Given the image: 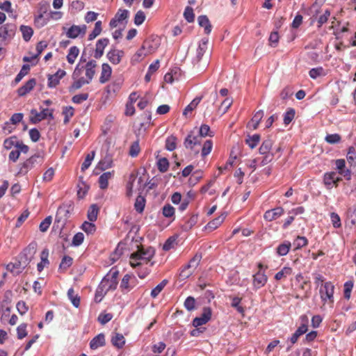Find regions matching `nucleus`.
Returning a JSON list of instances; mask_svg holds the SVG:
<instances>
[{
    "mask_svg": "<svg viewBox=\"0 0 356 356\" xmlns=\"http://www.w3.org/2000/svg\"><path fill=\"white\" fill-rule=\"evenodd\" d=\"M43 161L44 158L40 154L36 153L32 155L23 163L19 164V169L17 172L16 176L26 175L29 171L31 170L37 165H42Z\"/></svg>",
    "mask_w": 356,
    "mask_h": 356,
    "instance_id": "1",
    "label": "nucleus"
},
{
    "mask_svg": "<svg viewBox=\"0 0 356 356\" xmlns=\"http://www.w3.org/2000/svg\"><path fill=\"white\" fill-rule=\"evenodd\" d=\"M73 208V204L71 202L64 203L60 205L57 209L54 227H56L62 229L65 225Z\"/></svg>",
    "mask_w": 356,
    "mask_h": 356,
    "instance_id": "2",
    "label": "nucleus"
},
{
    "mask_svg": "<svg viewBox=\"0 0 356 356\" xmlns=\"http://www.w3.org/2000/svg\"><path fill=\"white\" fill-rule=\"evenodd\" d=\"M37 250V243L33 241L18 255L17 259L23 268H26L33 259Z\"/></svg>",
    "mask_w": 356,
    "mask_h": 356,
    "instance_id": "3",
    "label": "nucleus"
},
{
    "mask_svg": "<svg viewBox=\"0 0 356 356\" xmlns=\"http://www.w3.org/2000/svg\"><path fill=\"white\" fill-rule=\"evenodd\" d=\"M137 251L133 252L130 259L132 260H145L149 261L155 254V249L153 247L145 248L144 245H138Z\"/></svg>",
    "mask_w": 356,
    "mask_h": 356,
    "instance_id": "4",
    "label": "nucleus"
},
{
    "mask_svg": "<svg viewBox=\"0 0 356 356\" xmlns=\"http://www.w3.org/2000/svg\"><path fill=\"white\" fill-rule=\"evenodd\" d=\"M17 26L15 24L7 23L0 27V44L7 39L11 40L15 35Z\"/></svg>",
    "mask_w": 356,
    "mask_h": 356,
    "instance_id": "5",
    "label": "nucleus"
},
{
    "mask_svg": "<svg viewBox=\"0 0 356 356\" xmlns=\"http://www.w3.org/2000/svg\"><path fill=\"white\" fill-rule=\"evenodd\" d=\"M119 271L116 268L113 267L109 273L106 274L103 279L107 278V282L105 283V288L106 291L115 290L118 284V276Z\"/></svg>",
    "mask_w": 356,
    "mask_h": 356,
    "instance_id": "6",
    "label": "nucleus"
},
{
    "mask_svg": "<svg viewBox=\"0 0 356 356\" xmlns=\"http://www.w3.org/2000/svg\"><path fill=\"white\" fill-rule=\"evenodd\" d=\"M334 286L331 282H326L322 284L320 289L321 298L323 302H326L329 300L330 302H334Z\"/></svg>",
    "mask_w": 356,
    "mask_h": 356,
    "instance_id": "7",
    "label": "nucleus"
},
{
    "mask_svg": "<svg viewBox=\"0 0 356 356\" xmlns=\"http://www.w3.org/2000/svg\"><path fill=\"white\" fill-rule=\"evenodd\" d=\"M53 112V109L49 111L48 108H43L40 113H38L35 109H32L31 111V113L34 115V116L30 118V122L32 124H37L48 117L49 119L52 120L54 119Z\"/></svg>",
    "mask_w": 356,
    "mask_h": 356,
    "instance_id": "8",
    "label": "nucleus"
},
{
    "mask_svg": "<svg viewBox=\"0 0 356 356\" xmlns=\"http://www.w3.org/2000/svg\"><path fill=\"white\" fill-rule=\"evenodd\" d=\"M212 315V311L211 307H204L203 308L202 314L200 316L195 317L192 322L193 325L195 327H198L202 325L206 324L210 321Z\"/></svg>",
    "mask_w": 356,
    "mask_h": 356,
    "instance_id": "9",
    "label": "nucleus"
},
{
    "mask_svg": "<svg viewBox=\"0 0 356 356\" xmlns=\"http://www.w3.org/2000/svg\"><path fill=\"white\" fill-rule=\"evenodd\" d=\"M160 46V38L158 36L152 35L143 43V49H146L148 54L154 52Z\"/></svg>",
    "mask_w": 356,
    "mask_h": 356,
    "instance_id": "10",
    "label": "nucleus"
},
{
    "mask_svg": "<svg viewBox=\"0 0 356 356\" xmlns=\"http://www.w3.org/2000/svg\"><path fill=\"white\" fill-rule=\"evenodd\" d=\"M66 75V72L59 69L54 74L47 75V86L50 88H56L59 83L60 80Z\"/></svg>",
    "mask_w": 356,
    "mask_h": 356,
    "instance_id": "11",
    "label": "nucleus"
},
{
    "mask_svg": "<svg viewBox=\"0 0 356 356\" xmlns=\"http://www.w3.org/2000/svg\"><path fill=\"white\" fill-rule=\"evenodd\" d=\"M124 56V51L123 50L116 49L115 48L111 49L106 54L107 58L113 65L119 64Z\"/></svg>",
    "mask_w": 356,
    "mask_h": 356,
    "instance_id": "12",
    "label": "nucleus"
},
{
    "mask_svg": "<svg viewBox=\"0 0 356 356\" xmlns=\"http://www.w3.org/2000/svg\"><path fill=\"white\" fill-rule=\"evenodd\" d=\"M108 44L109 39L107 38H101L97 41L94 52V57L96 59H99L104 55V49Z\"/></svg>",
    "mask_w": 356,
    "mask_h": 356,
    "instance_id": "13",
    "label": "nucleus"
},
{
    "mask_svg": "<svg viewBox=\"0 0 356 356\" xmlns=\"http://www.w3.org/2000/svg\"><path fill=\"white\" fill-rule=\"evenodd\" d=\"M97 66V62L95 60H90L84 65L86 70V79L90 83L95 74V68Z\"/></svg>",
    "mask_w": 356,
    "mask_h": 356,
    "instance_id": "14",
    "label": "nucleus"
},
{
    "mask_svg": "<svg viewBox=\"0 0 356 356\" xmlns=\"http://www.w3.org/2000/svg\"><path fill=\"white\" fill-rule=\"evenodd\" d=\"M284 212L282 207H279L273 209L266 211L264 213V218L267 221H273L280 217Z\"/></svg>",
    "mask_w": 356,
    "mask_h": 356,
    "instance_id": "15",
    "label": "nucleus"
},
{
    "mask_svg": "<svg viewBox=\"0 0 356 356\" xmlns=\"http://www.w3.org/2000/svg\"><path fill=\"white\" fill-rule=\"evenodd\" d=\"M36 85V79L35 78L30 79L22 86L17 89V95L23 97L31 91Z\"/></svg>",
    "mask_w": 356,
    "mask_h": 356,
    "instance_id": "16",
    "label": "nucleus"
},
{
    "mask_svg": "<svg viewBox=\"0 0 356 356\" xmlns=\"http://www.w3.org/2000/svg\"><path fill=\"white\" fill-rule=\"evenodd\" d=\"M267 280L268 278L264 271H258L253 275L254 287L257 289H260L261 287L264 286L266 284Z\"/></svg>",
    "mask_w": 356,
    "mask_h": 356,
    "instance_id": "17",
    "label": "nucleus"
},
{
    "mask_svg": "<svg viewBox=\"0 0 356 356\" xmlns=\"http://www.w3.org/2000/svg\"><path fill=\"white\" fill-rule=\"evenodd\" d=\"M107 278L102 279L99 285L98 286L95 295V301L96 302H100L102 298L105 296L108 291H106V288H105V283L107 282Z\"/></svg>",
    "mask_w": 356,
    "mask_h": 356,
    "instance_id": "18",
    "label": "nucleus"
},
{
    "mask_svg": "<svg viewBox=\"0 0 356 356\" xmlns=\"http://www.w3.org/2000/svg\"><path fill=\"white\" fill-rule=\"evenodd\" d=\"M112 74L111 67L108 63H103L102 65V72L99 77V82L105 83L110 79Z\"/></svg>",
    "mask_w": 356,
    "mask_h": 356,
    "instance_id": "19",
    "label": "nucleus"
},
{
    "mask_svg": "<svg viewBox=\"0 0 356 356\" xmlns=\"http://www.w3.org/2000/svg\"><path fill=\"white\" fill-rule=\"evenodd\" d=\"M105 335L103 333H99L90 341V348L92 350H96L99 347L105 346Z\"/></svg>",
    "mask_w": 356,
    "mask_h": 356,
    "instance_id": "20",
    "label": "nucleus"
},
{
    "mask_svg": "<svg viewBox=\"0 0 356 356\" xmlns=\"http://www.w3.org/2000/svg\"><path fill=\"white\" fill-rule=\"evenodd\" d=\"M274 141L273 140L271 136L268 135L267 138L263 140L261 146L259 148V152L260 154H264L267 153H271L270 149H272Z\"/></svg>",
    "mask_w": 356,
    "mask_h": 356,
    "instance_id": "21",
    "label": "nucleus"
},
{
    "mask_svg": "<svg viewBox=\"0 0 356 356\" xmlns=\"http://www.w3.org/2000/svg\"><path fill=\"white\" fill-rule=\"evenodd\" d=\"M207 44H208V39H207V38L202 39V40L200 41V42L199 44L198 48L197 49L196 57L194 59L195 62L199 63L201 60L203 55L204 54V53L206 52V51L207 49Z\"/></svg>",
    "mask_w": 356,
    "mask_h": 356,
    "instance_id": "22",
    "label": "nucleus"
},
{
    "mask_svg": "<svg viewBox=\"0 0 356 356\" xmlns=\"http://www.w3.org/2000/svg\"><path fill=\"white\" fill-rule=\"evenodd\" d=\"M114 175V170L111 172H104L99 177V184L101 189H106L108 186V180L111 179Z\"/></svg>",
    "mask_w": 356,
    "mask_h": 356,
    "instance_id": "23",
    "label": "nucleus"
},
{
    "mask_svg": "<svg viewBox=\"0 0 356 356\" xmlns=\"http://www.w3.org/2000/svg\"><path fill=\"white\" fill-rule=\"evenodd\" d=\"M111 343L117 348H122L125 344V339L124 336L118 332H114L111 339Z\"/></svg>",
    "mask_w": 356,
    "mask_h": 356,
    "instance_id": "24",
    "label": "nucleus"
},
{
    "mask_svg": "<svg viewBox=\"0 0 356 356\" xmlns=\"http://www.w3.org/2000/svg\"><path fill=\"white\" fill-rule=\"evenodd\" d=\"M336 172L334 171L327 172L324 174L323 181L327 189L330 190L334 187V178Z\"/></svg>",
    "mask_w": 356,
    "mask_h": 356,
    "instance_id": "25",
    "label": "nucleus"
},
{
    "mask_svg": "<svg viewBox=\"0 0 356 356\" xmlns=\"http://www.w3.org/2000/svg\"><path fill=\"white\" fill-rule=\"evenodd\" d=\"M72 79L74 80V82L68 88V90L70 93H72L75 90L80 89L83 86L90 83L84 77Z\"/></svg>",
    "mask_w": 356,
    "mask_h": 356,
    "instance_id": "26",
    "label": "nucleus"
},
{
    "mask_svg": "<svg viewBox=\"0 0 356 356\" xmlns=\"http://www.w3.org/2000/svg\"><path fill=\"white\" fill-rule=\"evenodd\" d=\"M198 24L201 27H204V33L206 34H209L212 29V26L209 22V18L207 15H200L197 18Z\"/></svg>",
    "mask_w": 356,
    "mask_h": 356,
    "instance_id": "27",
    "label": "nucleus"
},
{
    "mask_svg": "<svg viewBox=\"0 0 356 356\" xmlns=\"http://www.w3.org/2000/svg\"><path fill=\"white\" fill-rule=\"evenodd\" d=\"M307 332V327L305 325H300L289 339L291 344H295L298 341L299 337Z\"/></svg>",
    "mask_w": 356,
    "mask_h": 356,
    "instance_id": "28",
    "label": "nucleus"
},
{
    "mask_svg": "<svg viewBox=\"0 0 356 356\" xmlns=\"http://www.w3.org/2000/svg\"><path fill=\"white\" fill-rule=\"evenodd\" d=\"M113 165V159L110 155H106L102 159L97 165V169L104 171L108 168H111Z\"/></svg>",
    "mask_w": 356,
    "mask_h": 356,
    "instance_id": "29",
    "label": "nucleus"
},
{
    "mask_svg": "<svg viewBox=\"0 0 356 356\" xmlns=\"http://www.w3.org/2000/svg\"><path fill=\"white\" fill-rule=\"evenodd\" d=\"M261 136L258 134H255L252 136L248 134L245 140V142L250 149H254L258 145Z\"/></svg>",
    "mask_w": 356,
    "mask_h": 356,
    "instance_id": "30",
    "label": "nucleus"
},
{
    "mask_svg": "<svg viewBox=\"0 0 356 356\" xmlns=\"http://www.w3.org/2000/svg\"><path fill=\"white\" fill-rule=\"evenodd\" d=\"M6 269L14 275H18L22 272V270L24 269V268H23L22 264H19V261L17 259L15 263H9L6 266Z\"/></svg>",
    "mask_w": 356,
    "mask_h": 356,
    "instance_id": "31",
    "label": "nucleus"
},
{
    "mask_svg": "<svg viewBox=\"0 0 356 356\" xmlns=\"http://www.w3.org/2000/svg\"><path fill=\"white\" fill-rule=\"evenodd\" d=\"M19 30L22 33L23 39L26 42L29 41L33 35V29L29 26L21 25L19 27Z\"/></svg>",
    "mask_w": 356,
    "mask_h": 356,
    "instance_id": "32",
    "label": "nucleus"
},
{
    "mask_svg": "<svg viewBox=\"0 0 356 356\" xmlns=\"http://www.w3.org/2000/svg\"><path fill=\"white\" fill-rule=\"evenodd\" d=\"M291 244L289 241H286L283 243L278 245L276 249V252L279 256H285L288 254Z\"/></svg>",
    "mask_w": 356,
    "mask_h": 356,
    "instance_id": "33",
    "label": "nucleus"
},
{
    "mask_svg": "<svg viewBox=\"0 0 356 356\" xmlns=\"http://www.w3.org/2000/svg\"><path fill=\"white\" fill-rule=\"evenodd\" d=\"M226 216L227 214L226 213H222L221 215H220L218 217L216 218L215 219H213V220L210 221L208 224H207V227L209 228V229H216L217 227H218L221 224L222 222L224 221V220L226 218Z\"/></svg>",
    "mask_w": 356,
    "mask_h": 356,
    "instance_id": "34",
    "label": "nucleus"
},
{
    "mask_svg": "<svg viewBox=\"0 0 356 356\" xmlns=\"http://www.w3.org/2000/svg\"><path fill=\"white\" fill-rule=\"evenodd\" d=\"M131 279V275L129 274H126L122 279L120 287L122 292H124L125 290H127V291H129L133 289V286L130 285Z\"/></svg>",
    "mask_w": 356,
    "mask_h": 356,
    "instance_id": "35",
    "label": "nucleus"
},
{
    "mask_svg": "<svg viewBox=\"0 0 356 356\" xmlns=\"http://www.w3.org/2000/svg\"><path fill=\"white\" fill-rule=\"evenodd\" d=\"M99 212V207L97 204H92L88 211V218L90 222H95L97 220V214Z\"/></svg>",
    "mask_w": 356,
    "mask_h": 356,
    "instance_id": "36",
    "label": "nucleus"
},
{
    "mask_svg": "<svg viewBox=\"0 0 356 356\" xmlns=\"http://www.w3.org/2000/svg\"><path fill=\"white\" fill-rule=\"evenodd\" d=\"M49 21V17H44V15L38 14L35 16L34 24L38 29L44 26Z\"/></svg>",
    "mask_w": 356,
    "mask_h": 356,
    "instance_id": "37",
    "label": "nucleus"
},
{
    "mask_svg": "<svg viewBox=\"0 0 356 356\" xmlns=\"http://www.w3.org/2000/svg\"><path fill=\"white\" fill-rule=\"evenodd\" d=\"M79 54V49L77 47H71L69 49L68 54L67 55V62L70 64H73Z\"/></svg>",
    "mask_w": 356,
    "mask_h": 356,
    "instance_id": "38",
    "label": "nucleus"
},
{
    "mask_svg": "<svg viewBox=\"0 0 356 356\" xmlns=\"http://www.w3.org/2000/svg\"><path fill=\"white\" fill-rule=\"evenodd\" d=\"M145 198L141 195H138L136 197L134 204V209L138 213H141L143 212L145 207Z\"/></svg>",
    "mask_w": 356,
    "mask_h": 356,
    "instance_id": "39",
    "label": "nucleus"
},
{
    "mask_svg": "<svg viewBox=\"0 0 356 356\" xmlns=\"http://www.w3.org/2000/svg\"><path fill=\"white\" fill-rule=\"evenodd\" d=\"M67 296L73 306L78 308L80 305V297L77 294H74V291L72 288L68 289Z\"/></svg>",
    "mask_w": 356,
    "mask_h": 356,
    "instance_id": "40",
    "label": "nucleus"
},
{
    "mask_svg": "<svg viewBox=\"0 0 356 356\" xmlns=\"http://www.w3.org/2000/svg\"><path fill=\"white\" fill-rule=\"evenodd\" d=\"M264 113L263 110H259L252 117L251 121L252 122V129L253 130H256L258 128L259 124L264 117Z\"/></svg>",
    "mask_w": 356,
    "mask_h": 356,
    "instance_id": "41",
    "label": "nucleus"
},
{
    "mask_svg": "<svg viewBox=\"0 0 356 356\" xmlns=\"http://www.w3.org/2000/svg\"><path fill=\"white\" fill-rule=\"evenodd\" d=\"M198 220V214H193L191 218L182 226L184 231L191 229L197 222Z\"/></svg>",
    "mask_w": 356,
    "mask_h": 356,
    "instance_id": "42",
    "label": "nucleus"
},
{
    "mask_svg": "<svg viewBox=\"0 0 356 356\" xmlns=\"http://www.w3.org/2000/svg\"><path fill=\"white\" fill-rule=\"evenodd\" d=\"M102 22L97 21L95 22L93 31L88 35V40H92L102 33Z\"/></svg>",
    "mask_w": 356,
    "mask_h": 356,
    "instance_id": "43",
    "label": "nucleus"
},
{
    "mask_svg": "<svg viewBox=\"0 0 356 356\" xmlns=\"http://www.w3.org/2000/svg\"><path fill=\"white\" fill-rule=\"evenodd\" d=\"M95 156V152L92 151L90 153L88 154L85 158L83 163L81 165V171L84 172L87 170L91 165L92 161L94 159Z\"/></svg>",
    "mask_w": 356,
    "mask_h": 356,
    "instance_id": "44",
    "label": "nucleus"
},
{
    "mask_svg": "<svg viewBox=\"0 0 356 356\" xmlns=\"http://www.w3.org/2000/svg\"><path fill=\"white\" fill-rule=\"evenodd\" d=\"M167 280H162L158 285H156L151 291V296L154 298H156L158 295L161 293V291L163 289V288L168 284Z\"/></svg>",
    "mask_w": 356,
    "mask_h": 356,
    "instance_id": "45",
    "label": "nucleus"
},
{
    "mask_svg": "<svg viewBox=\"0 0 356 356\" xmlns=\"http://www.w3.org/2000/svg\"><path fill=\"white\" fill-rule=\"evenodd\" d=\"M67 38L71 39H75L80 35V28L79 26L72 25L66 32Z\"/></svg>",
    "mask_w": 356,
    "mask_h": 356,
    "instance_id": "46",
    "label": "nucleus"
},
{
    "mask_svg": "<svg viewBox=\"0 0 356 356\" xmlns=\"http://www.w3.org/2000/svg\"><path fill=\"white\" fill-rule=\"evenodd\" d=\"M157 168L159 172H165L169 168V161L167 158H161L157 161Z\"/></svg>",
    "mask_w": 356,
    "mask_h": 356,
    "instance_id": "47",
    "label": "nucleus"
},
{
    "mask_svg": "<svg viewBox=\"0 0 356 356\" xmlns=\"http://www.w3.org/2000/svg\"><path fill=\"white\" fill-rule=\"evenodd\" d=\"M177 147V137L174 136H170L167 138L165 140V148L168 151H173L176 149Z\"/></svg>",
    "mask_w": 356,
    "mask_h": 356,
    "instance_id": "48",
    "label": "nucleus"
},
{
    "mask_svg": "<svg viewBox=\"0 0 356 356\" xmlns=\"http://www.w3.org/2000/svg\"><path fill=\"white\" fill-rule=\"evenodd\" d=\"M325 140L331 145L338 144L341 140V136L339 134H327L325 138Z\"/></svg>",
    "mask_w": 356,
    "mask_h": 356,
    "instance_id": "49",
    "label": "nucleus"
},
{
    "mask_svg": "<svg viewBox=\"0 0 356 356\" xmlns=\"http://www.w3.org/2000/svg\"><path fill=\"white\" fill-rule=\"evenodd\" d=\"M292 268L290 267H284L281 270L277 272L275 275L276 280H280L284 277H286L288 275H291Z\"/></svg>",
    "mask_w": 356,
    "mask_h": 356,
    "instance_id": "50",
    "label": "nucleus"
},
{
    "mask_svg": "<svg viewBox=\"0 0 356 356\" xmlns=\"http://www.w3.org/2000/svg\"><path fill=\"white\" fill-rule=\"evenodd\" d=\"M191 267L190 264H187L185 265L180 270L179 277L180 279L184 280L188 278L193 273V270H191Z\"/></svg>",
    "mask_w": 356,
    "mask_h": 356,
    "instance_id": "51",
    "label": "nucleus"
},
{
    "mask_svg": "<svg viewBox=\"0 0 356 356\" xmlns=\"http://www.w3.org/2000/svg\"><path fill=\"white\" fill-rule=\"evenodd\" d=\"M81 229L88 234H93L96 230V226L92 222L85 221L82 225Z\"/></svg>",
    "mask_w": 356,
    "mask_h": 356,
    "instance_id": "52",
    "label": "nucleus"
},
{
    "mask_svg": "<svg viewBox=\"0 0 356 356\" xmlns=\"http://www.w3.org/2000/svg\"><path fill=\"white\" fill-rule=\"evenodd\" d=\"M29 70H30L29 65H28V64L23 65L21 70L17 74V76L15 79V82L16 83H19L22 79V78L29 73Z\"/></svg>",
    "mask_w": 356,
    "mask_h": 356,
    "instance_id": "53",
    "label": "nucleus"
},
{
    "mask_svg": "<svg viewBox=\"0 0 356 356\" xmlns=\"http://www.w3.org/2000/svg\"><path fill=\"white\" fill-rule=\"evenodd\" d=\"M140 151V147L139 145V139H138L137 140L134 141L130 146L129 154L131 157H136L138 155Z\"/></svg>",
    "mask_w": 356,
    "mask_h": 356,
    "instance_id": "54",
    "label": "nucleus"
},
{
    "mask_svg": "<svg viewBox=\"0 0 356 356\" xmlns=\"http://www.w3.org/2000/svg\"><path fill=\"white\" fill-rule=\"evenodd\" d=\"M296 115L294 108H290L284 115V124L288 125L293 120Z\"/></svg>",
    "mask_w": 356,
    "mask_h": 356,
    "instance_id": "55",
    "label": "nucleus"
},
{
    "mask_svg": "<svg viewBox=\"0 0 356 356\" xmlns=\"http://www.w3.org/2000/svg\"><path fill=\"white\" fill-rule=\"evenodd\" d=\"M202 99V97H195L184 109L183 112L184 115H186L188 112L193 111L197 106L199 104Z\"/></svg>",
    "mask_w": 356,
    "mask_h": 356,
    "instance_id": "56",
    "label": "nucleus"
},
{
    "mask_svg": "<svg viewBox=\"0 0 356 356\" xmlns=\"http://www.w3.org/2000/svg\"><path fill=\"white\" fill-rule=\"evenodd\" d=\"M241 302V298L234 297L232 299L231 306L232 307L235 308L238 313L243 315V314L245 312V309L242 306L240 305Z\"/></svg>",
    "mask_w": 356,
    "mask_h": 356,
    "instance_id": "57",
    "label": "nucleus"
},
{
    "mask_svg": "<svg viewBox=\"0 0 356 356\" xmlns=\"http://www.w3.org/2000/svg\"><path fill=\"white\" fill-rule=\"evenodd\" d=\"M175 209L170 204L163 206L162 209V214L165 218H171L175 216Z\"/></svg>",
    "mask_w": 356,
    "mask_h": 356,
    "instance_id": "58",
    "label": "nucleus"
},
{
    "mask_svg": "<svg viewBox=\"0 0 356 356\" xmlns=\"http://www.w3.org/2000/svg\"><path fill=\"white\" fill-rule=\"evenodd\" d=\"M184 17L185 19L189 22H193L195 20V14L193 12V9L191 6H186L184 12Z\"/></svg>",
    "mask_w": 356,
    "mask_h": 356,
    "instance_id": "59",
    "label": "nucleus"
},
{
    "mask_svg": "<svg viewBox=\"0 0 356 356\" xmlns=\"http://www.w3.org/2000/svg\"><path fill=\"white\" fill-rule=\"evenodd\" d=\"M136 175L134 173H131L129 176V181L127 184V196L130 197L132 195L134 183L136 180Z\"/></svg>",
    "mask_w": 356,
    "mask_h": 356,
    "instance_id": "60",
    "label": "nucleus"
},
{
    "mask_svg": "<svg viewBox=\"0 0 356 356\" xmlns=\"http://www.w3.org/2000/svg\"><path fill=\"white\" fill-rule=\"evenodd\" d=\"M77 187L79 188L77 191V196L79 198H83L88 191L90 186L85 181H82V186L78 184Z\"/></svg>",
    "mask_w": 356,
    "mask_h": 356,
    "instance_id": "61",
    "label": "nucleus"
},
{
    "mask_svg": "<svg viewBox=\"0 0 356 356\" xmlns=\"http://www.w3.org/2000/svg\"><path fill=\"white\" fill-rule=\"evenodd\" d=\"M72 263L73 259L71 257L67 255L64 256L59 265V268L66 270L67 268L72 266Z\"/></svg>",
    "mask_w": 356,
    "mask_h": 356,
    "instance_id": "62",
    "label": "nucleus"
},
{
    "mask_svg": "<svg viewBox=\"0 0 356 356\" xmlns=\"http://www.w3.org/2000/svg\"><path fill=\"white\" fill-rule=\"evenodd\" d=\"M202 258V252H197L194 257L189 261L188 264H190L191 268L195 269L199 265L201 259Z\"/></svg>",
    "mask_w": 356,
    "mask_h": 356,
    "instance_id": "63",
    "label": "nucleus"
},
{
    "mask_svg": "<svg viewBox=\"0 0 356 356\" xmlns=\"http://www.w3.org/2000/svg\"><path fill=\"white\" fill-rule=\"evenodd\" d=\"M202 258V252H197L194 257L189 261L188 264H190L191 268L195 269L199 265L201 259Z\"/></svg>",
    "mask_w": 356,
    "mask_h": 356,
    "instance_id": "64",
    "label": "nucleus"
}]
</instances>
